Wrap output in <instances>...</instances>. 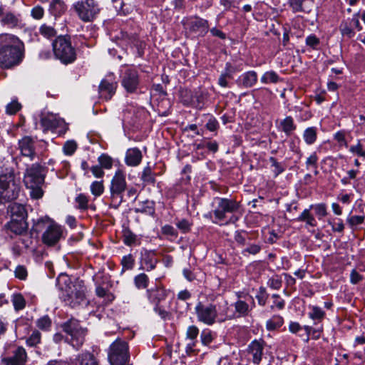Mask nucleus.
I'll return each mask as SVG.
<instances>
[{
	"label": "nucleus",
	"instance_id": "nucleus-7",
	"mask_svg": "<svg viewBox=\"0 0 365 365\" xmlns=\"http://www.w3.org/2000/svg\"><path fill=\"white\" fill-rule=\"evenodd\" d=\"M20 191V187L14 180L11 168H6L0 175V202L4 203L16 199Z\"/></svg>",
	"mask_w": 365,
	"mask_h": 365
},
{
	"label": "nucleus",
	"instance_id": "nucleus-21",
	"mask_svg": "<svg viewBox=\"0 0 365 365\" xmlns=\"http://www.w3.org/2000/svg\"><path fill=\"white\" fill-rule=\"evenodd\" d=\"M148 301L154 304H159L164 301L168 295V292L161 287H155L147 289L146 292Z\"/></svg>",
	"mask_w": 365,
	"mask_h": 365
},
{
	"label": "nucleus",
	"instance_id": "nucleus-30",
	"mask_svg": "<svg viewBox=\"0 0 365 365\" xmlns=\"http://www.w3.org/2000/svg\"><path fill=\"white\" fill-rule=\"evenodd\" d=\"M8 228L16 235H21L27 229L26 220H11L8 223Z\"/></svg>",
	"mask_w": 365,
	"mask_h": 365
},
{
	"label": "nucleus",
	"instance_id": "nucleus-6",
	"mask_svg": "<svg viewBox=\"0 0 365 365\" xmlns=\"http://www.w3.org/2000/svg\"><path fill=\"white\" fill-rule=\"evenodd\" d=\"M43 229H45V231L42 235V241L48 246L55 245L62 237V227L48 217L38 220L34 225L36 232H40Z\"/></svg>",
	"mask_w": 365,
	"mask_h": 365
},
{
	"label": "nucleus",
	"instance_id": "nucleus-47",
	"mask_svg": "<svg viewBox=\"0 0 365 365\" xmlns=\"http://www.w3.org/2000/svg\"><path fill=\"white\" fill-rule=\"evenodd\" d=\"M51 325V321L48 316H43L36 321V326L41 330L47 331Z\"/></svg>",
	"mask_w": 365,
	"mask_h": 365
},
{
	"label": "nucleus",
	"instance_id": "nucleus-60",
	"mask_svg": "<svg viewBox=\"0 0 365 365\" xmlns=\"http://www.w3.org/2000/svg\"><path fill=\"white\" fill-rule=\"evenodd\" d=\"M14 274L16 277L21 280L26 279L28 275L27 269L23 265H18L15 269Z\"/></svg>",
	"mask_w": 365,
	"mask_h": 365
},
{
	"label": "nucleus",
	"instance_id": "nucleus-46",
	"mask_svg": "<svg viewBox=\"0 0 365 365\" xmlns=\"http://www.w3.org/2000/svg\"><path fill=\"white\" fill-rule=\"evenodd\" d=\"M306 45L312 49H318L320 44L319 38L314 34L309 35L305 40Z\"/></svg>",
	"mask_w": 365,
	"mask_h": 365
},
{
	"label": "nucleus",
	"instance_id": "nucleus-50",
	"mask_svg": "<svg viewBox=\"0 0 365 365\" xmlns=\"http://www.w3.org/2000/svg\"><path fill=\"white\" fill-rule=\"evenodd\" d=\"M137 236L129 230H125L123 232V242L126 245H131L136 241Z\"/></svg>",
	"mask_w": 365,
	"mask_h": 365
},
{
	"label": "nucleus",
	"instance_id": "nucleus-22",
	"mask_svg": "<svg viewBox=\"0 0 365 365\" xmlns=\"http://www.w3.org/2000/svg\"><path fill=\"white\" fill-rule=\"evenodd\" d=\"M140 255L141 264L145 266L144 269L150 271L155 268L158 261L155 250H143Z\"/></svg>",
	"mask_w": 365,
	"mask_h": 365
},
{
	"label": "nucleus",
	"instance_id": "nucleus-33",
	"mask_svg": "<svg viewBox=\"0 0 365 365\" xmlns=\"http://www.w3.org/2000/svg\"><path fill=\"white\" fill-rule=\"evenodd\" d=\"M280 128L287 136L296 129V125L294 123V120L291 116H287L284 119L280 122Z\"/></svg>",
	"mask_w": 365,
	"mask_h": 365
},
{
	"label": "nucleus",
	"instance_id": "nucleus-24",
	"mask_svg": "<svg viewBox=\"0 0 365 365\" xmlns=\"http://www.w3.org/2000/svg\"><path fill=\"white\" fill-rule=\"evenodd\" d=\"M142 158L141 151L137 148H133L126 151L125 162L127 165L135 167L141 163Z\"/></svg>",
	"mask_w": 365,
	"mask_h": 365
},
{
	"label": "nucleus",
	"instance_id": "nucleus-26",
	"mask_svg": "<svg viewBox=\"0 0 365 365\" xmlns=\"http://www.w3.org/2000/svg\"><path fill=\"white\" fill-rule=\"evenodd\" d=\"M208 22L207 20L200 18H194L189 22V28L192 31L200 34H205L208 31Z\"/></svg>",
	"mask_w": 365,
	"mask_h": 365
},
{
	"label": "nucleus",
	"instance_id": "nucleus-38",
	"mask_svg": "<svg viewBox=\"0 0 365 365\" xmlns=\"http://www.w3.org/2000/svg\"><path fill=\"white\" fill-rule=\"evenodd\" d=\"M50 9L55 16H58L66 11V7L63 1L53 0L51 4Z\"/></svg>",
	"mask_w": 365,
	"mask_h": 365
},
{
	"label": "nucleus",
	"instance_id": "nucleus-11",
	"mask_svg": "<svg viewBox=\"0 0 365 365\" xmlns=\"http://www.w3.org/2000/svg\"><path fill=\"white\" fill-rule=\"evenodd\" d=\"M79 18L83 21H91L99 12L98 4L96 0L79 1L73 4Z\"/></svg>",
	"mask_w": 365,
	"mask_h": 365
},
{
	"label": "nucleus",
	"instance_id": "nucleus-56",
	"mask_svg": "<svg viewBox=\"0 0 365 365\" xmlns=\"http://www.w3.org/2000/svg\"><path fill=\"white\" fill-rule=\"evenodd\" d=\"M349 152L357 156L365 158V150L359 142L356 145L350 146Z\"/></svg>",
	"mask_w": 365,
	"mask_h": 365
},
{
	"label": "nucleus",
	"instance_id": "nucleus-20",
	"mask_svg": "<svg viewBox=\"0 0 365 365\" xmlns=\"http://www.w3.org/2000/svg\"><path fill=\"white\" fill-rule=\"evenodd\" d=\"M248 353L252 356V361L255 364H259L262 361L264 342L263 341L254 340L248 346Z\"/></svg>",
	"mask_w": 365,
	"mask_h": 365
},
{
	"label": "nucleus",
	"instance_id": "nucleus-58",
	"mask_svg": "<svg viewBox=\"0 0 365 365\" xmlns=\"http://www.w3.org/2000/svg\"><path fill=\"white\" fill-rule=\"evenodd\" d=\"M77 148V145L74 141H67L63 145V152L67 155H71Z\"/></svg>",
	"mask_w": 365,
	"mask_h": 365
},
{
	"label": "nucleus",
	"instance_id": "nucleus-19",
	"mask_svg": "<svg viewBox=\"0 0 365 365\" xmlns=\"http://www.w3.org/2000/svg\"><path fill=\"white\" fill-rule=\"evenodd\" d=\"M117 83L114 80L103 79L98 90L101 98L109 100L115 92Z\"/></svg>",
	"mask_w": 365,
	"mask_h": 365
},
{
	"label": "nucleus",
	"instance_id": "nucleus-54",
	"mask_svg": "<svg viewBox=\"0 0 365 365\" xmlns=\"http://www.w3.org/2000/svg\"><path fill=\"white\" fill-rule=\"evenodd\" d=\"M41 336V333L38 331H34L29 339L26 340L27 344L31 346H36L40 343Z\"/></svg>",
	"mask_w": 365,
	"mask_h": 365
},
{
	"label": "nucleus",
	"instance_id": "nucleus-31",
	"mask_svg": "<svg viewBox=\"0 0 365 365\" xmlns=\"http://www.w3.org/2000/svg\"><path fill=\"white\" fill-rule=\"evenodd\" d=\"M309 317L314 322V324H317L325 317L324 311L318 306L309 305Z\"/></svg>",
	"mask_w": 365,
	"mask_h": 365
},
{
	"label": "nucleus",
	"instance_id": "nucleus-8",
	"mask_svg": "<svg viewBox=\"0 0 365 365\" xmlns=\"http://www.w3.org/2000/svg\"><path fill=\"white\" fill-rule=\"evenodd\" d=\"M52 46L53 54L61 63L68 64L76 60V50L72 46L70 39L66 36H58L53 42Z\"/></svg>",
	"mask_w": 365,
	"mask_h": 365
},
{
	"label": "nucleus",
	"instance_id": "nucleus-18",
	"mask_svg": "<svg viewBox=\"0 0 365 365\" xmlns=\"http://www.w3.org/2000/svg\"><path fill=\"white\" fill-rule=\"evenodd\" d=\"M19 148L22 155L28 157L31 160H32L36 155L34 140L29 136H25L19 140Z\"/></svg>",
	"mask_w": 365,
	"mask_h": 365
},
{
	"label": "nucleus",
	"instance_id": "nucleus-37",
	"mask_svg": "<svg viewBox=\"0 0 365 365\" xmlns=\"http://www.w3.org/2000/svg\"><path fill=\"white\" fill-rule=\"evenodd\" d=\"M149 278L145 273H140L134 277V284L138 289H146L148 286Z\"/></svg>",
	"mask_w": 365,
	"mask_h": 365
},
{
	"label": "nucleus",
	"instance_id": "nucleus-43",
	"mask_svg": "<svg viewBox=\"0 0 365 365\" xmlns=\"http://www.w3.org/2000/svg\"><path fill=\"white\" fill-rule=\"evenodd\" d=\"M98 161L99 163V165L104 169L109 170L113 166V160L112 158L106 154L101 155L98 158Z\"/></svg>",
	"mask_w": 365,
	"mask_h": 365
},
{
	"label": "nucleus",
	"instance_id": "nucleus-25",
	"mask_svg": "<svg viewBox=\"0 0 365 365\" xmlns=\"http://www.w3.org/2000/svg\"><path fill=\"white\" fill-rule=\"evenodd\" d=\"M288 4L294 13H309L311 10V0H288Z\"/></svg>",
	"mask_w": 365,
	"mask_h": 365
},
{
	"label": "nucleus",
	"instance_id": "nucleus-34",
	"mask_svg": "<svg viewBox=\"0 0 365 365\" xmlns=\"http://www.w3.org/2000/svg\"><path fill=\"white\" fill-rule=\"evenodd\" d=\"M284 324V319L279 315H274L266 322V328L269 331H274L280 328Z\"/></svg>",
	"mask_w": 365,
	"mask_h": 365
},
{
	"label": "nucleus",
	"instance_id": "nucleus-53",
	"mask_svg": "<svg viewBox=\"0 0 365 365\" xmlns=\"http://www.w3.org/2000/svg\"><path fill=\"white\" fill-rule=\"evenodd\" d=\"M78 205V207L81 210H86L88 208V198L84 194H79L75 199Z\"/></svg>",
	"mask_w": 365,
	"mask_h": 365
},
{
	"label": "nucleus",
	"instance_id": "nucleus-59",
	"mask_svg": "<svg viewBox=\"0 0 365 365\" xmlns=\"http://www.w3.org/2000/svg\"><path fill=\"white\" fill-rule=\"evenodd\" d=\"M21 104L16 101L9 103L6 108V113L9 115H14L21 108Z\"/></svg>",
	"mask_w": 365,
	"mask_h": 365
},
{
	"label": "nucleus",
	"instance_id": "nucleus-10",
	"mask_svg": "<svg viewBox=\"0 0 365 365\" xmlns=\"http://www.w3.org/2000/svg\"><path fill=\"white\" fill-rule=\"evenodd\" d=\"M63 331L70 336V344L71 346L78 349L84 342V338L86 334V329L82 328L78 321L71 319L63 325ZM66 340H68L67 339Z\"/></svg>",
	"mask_w": 365,
	"mask_h": 365
},
{
	"label": "nucleus",
	"instance_id": "nucleus-2",
	"mask_svg": "<svg viewBox=\"0 0 365 365\" xmlns=\"http://www.w3.org/2000/svg\"><path fill=\"white\" fill-rule=\"evenodd\" d=\"M204 304L198 302L195 307V313L198 322L212 326L215 323H221L234 317V313L230 309L228 302L224 301L222 304Z\"/></svg>",
	"mask_w": 365,
	"mask_h": 365
},
{
	"label": "nucleus",
	"instance_id": "nucleus-28",
	"mask_svg": "<svg viewBox=\"0 0 365 365\" xmlns=\"http://www.w3.org/2000/svg\"><path fill=\"white\" fill-rule=\"evenodd\" d=\"M73 365H98L94 356L90 352L86 351L77 356L72 361Z\"/></svg>",
	"mask_w": 365,
	"mask_h": 365
},
{
	"label": "nucleus",
	"instance_id": "nucleus-4",
	"mask_svg": "<svg viewBox=\"0 0 365 365\" xmlns=\"http://www.w3.org/2000/svg\"><path fill=\"white\" fill-rule=\"evenodd\" d=\"M214 204L215 206L210 213L214 215V223L228 225L235 223L239 220L235 212L238 211L240 204L236 200L225 197H215Z\"/></svg>",
	"mask_w": 365,
	"mask_h": 365
},
{
	"label": "nucleus",
	"instance_id": "nucleus-39",
	"mask_svg": "<svg viewBox=\"0 0 365 365\" xmlns=\"http://www.w3.org/2000/svg\"><path fill=\"white\" fill-rule=\"evenodd\" d=\"M11 302L16 311L22 310L26 306V300L21 294H13Z\"/></svg>",
	"mask_w": 365,
	"mask_h": 365
},
{
	"label": "nucleus",
	"instance_id": "nucleus-42",
	"mask_svg": "<svg viewBox=\"0 0 365 365\" xmlns=\"http://www.w3.org/2000/svg\"><path fill=\"white\" fill-rule=\"evenodd\" d=\"M40 34L45 38H50L56 35V31L51 26L43 24L39 28Z\"/></svg>",
	"mask_w": 365,
	"mask_h": 365
},
{
	"label": "nucleus",
	"instance_id": "nucleus-64",
	"mask_svg": "<svg viewBox=\"0 0 365 365\" xmlns=\"http://www.w3.org/2000/svg\"><path fill=\"white\" fill-rule=\"evenodd\" d=\"M261 250V246L257 244H252L250 245L247 248H245L242 251V254L244 255H246V253L251 254V255H256L259 253Z\"/></svg>",
	"mask_w": 365,
	"mask_h": 365
},
{
	"label": "nucleus",
	"instance_id": "nucleus-14",
	"mask_svg": "<svg viewBox=\"0 0 365 365\" xmlns=\"http://www.w3.org/2000/svg\"><path fill=\"white\" fill-rule=\"evenodd\" d=\"M0 24L9 29H16L21 26V16L11 11H5L4 7L0 6Z\"/></svg>",
	"mask_w": 365,
	"mask_h": 365
},
{
	"label": "nucleus",
	"instance_id": "nucleus-17",
	"mask_svg": "<svg viewBox=\"0 0 365 365\" xmlns=\"http://www.w3.org/2000/svg\"><path fill=\"white\" fill-rule=\"evenodd\" d=\"M253 306H255L254 299L247 294L245 296V300L239 299L234 303L235 312L239 316L243 317L248 315Z\"/></svg>",
	"mask_w": 365,
	"mask_h": 365
},
{
	"label": "nucleus",
	"instance_id": "nucleus-61",
	"mask_svg": "<svg viewBox=\"0 0 365 365\" xmlns=\"http://www.w3.org/2000/svg\"><path fill=\"white\" fill-rule=\"evenodd\" d=\"M207 117L208 120L205 125L207 129L210 131H215L219 127L217 120L212 115H208Z\"/></svg>",
	"mask_w": 365,
	"mask_h": 365
},
{
	"label": "nucleus",
	"instance_id": "nucleus-62",
	"mask_svg": "<svg viewBox=\"0 0 365 365\" xmlns=\"http://www.w3.org/2000/svg\"><path fill=\"white\" fill-rule=\"evenodd\" d=\"M191 225L192 224L186 219H182L176 223L177 227L184 233L190 231Z\"/></svg>",
	"mask_w": 365,
	"mask_h": 365
},
{
	"label": "nucleus",
	"instance_id": "nucleus-55",
	"mask_svg": "<svg viewBox=\"0 0 365 365\" xmlns=\"http://www.w3.org/2000/svg\"><path fill=\"white\" fill-rule=\"evenodd\" d=\"M282 279L278 275L273 276L267 282L268 286L273 289H279L282 287Z\"/></svg>",
	"mask_w": 365,
	"mask_h": 365
},
{
	"label": "nucleus",
	"instance_id": "nucleus-41",
	"mask_svg": "<svg viewBox=\"0 0 365 365\" xmlns=\"http://www.w3.org/2000/svg\"><path fill=\"white\" fill-rule=\"evenodd\" d=\"M199 334V329L195 325H191L187 327L186 331V339L191 341L190 345L194 346V341Z\"/></svg>",
	"mask_w": 365,
	"mask_h": 365
},
{
	"label": "nucleus",
	"instance_id": "nucleus-1",
	"mask_svg": "<svg viewBox=\"0 0 365 365\" xmlns=\"http://www.w3.org/2000/svg\"><path fill=\"white\" fill-rule=\"evenodd\" d=\"M25 56L24 43L11 34H0V67L11 69L19 66Z\"/></svg>",
	"mask_w": 365,
	"mask_h": 365
},
{
	"label": "nucleus",
	"instance_id": "nucleus-48",
	"mask_svg": "<svg viewBox=\"0 0 365 365\" xmlns=\"http://www.w3.org/2000/svg\"><path fill=\"white\" fill-rule=\"evenodd\" d=\"M310 207L314 210L315 214L317 215L319 219H322L327 215V206L324 203L311 205Z\"/></svg>",
	"mask_w": 365,
	"mask_h": 365
},
{
	"label": "nucleus",
	"instance_id": "nucleus-40",
	"mask_svg": "<svg viewBox=\"0 0 365 365\" xmlns=\"http://www.w3.org/2000/svg\"><path fill=\"white\" fill-rule=\"evenodd\" d=\"M364 215H353L347 217V223L351 229L354 230L358 225L364 222Z\"/></svg>",
	"mask_w": 365,
	"mask_h": 365
},
{
	"label": "nucleus",
	"instance_id": "nucleus-63",
	"mask_svg": "<svg viewBox=\"0 0 365 365\" xmlns=\"http://www.w3.org/2000/svg\"><path fill=\"white\" fill-rule=\"evenodd\" d=\"M154 312L158 314L163 320H166L170 317V313L167 312L162 306H160V304L154 305Z\"/></svg>",
	"mask_w": 365,
	"mask_h": 365
},
{
	"label": "nucleus",
	"instance_id": "nucleus-12",
	"mask_svg": "<svg viewBox=\"0 0 365 365\" xmlns=\"http://www.w3.org/2000/svg\"><path fill=\"white\" fill-rule=\"evenodd\" d=\"M110 192L111 199L119 198L123 201V194L127 190L125 173L123 170L118 169L115 171L110 184Z\"/></svg>",
	"mask_w": 365,
	"mask_h": 365
},
{
	"label": "nucleus",
	"instance_id": "nucleus-51",
	"mask_svg": "<svg viewBox=\"0 0 365 365\" xmlns=\"http://www.w3.org/2000/svg\"><path fill=\"white\" fill-rule=\"evenodd\" d=\"M268 294L266 292V289L264 287L259 288L256 299H257L258 304L260 306H264L267 302Z\"/></svg>",
	"mask_w": 365,
	"mask_h": 365
},
{
	"label": "nucleus",
	"instance_id": "nucleus-5",
	"mask_svg": "<svg viewBox=\"0 0 365 365\" xmlns=\"http://www.w3.org/2000/svg\"><path fill=\"white\" fill-rule=\"evenodd\" d=\"M45 176L44 168L38 164H33L26 169L24 182L33 199H40L43 197L42 185L44 183Z\"/></svg>",
	"mask_w": 365,
	"mask_h": 365
},
{
	"label": "nucleus",
	"instance_id": "nucleus-16",
	"mask_svg": "<svg viewBox=\"0 0 365 365\" xmlns=\"http://www.w3.org/2000/svg\"><path fill=\"white\" fill-rule=\"evenodd\" d=\"M26 358L25 349L20 346L14 351L12 356L3 358L1 365H23L26 362Z\"/></svg>",
	"mask_w": 365,
	"mask_h": 365
},
{
	"label": "nucleus",
	"instance_id": "nucleus-35",
	"mask_svg": "<svg viewBox=\"0 0 365 365\" xmlns=\"http://www.w3.org/2000/svg\"><path fill=\"white\" fill-rule=\"evenodd\" d=\"M141 180L145 185H153L155 182V174L150 166L144 168L140 177Z\"/></svg>",
	"mask_w": 365,
	"mask_h": 365
},
{
	"label": "nucleus",
	"instance_id": "nucleus-23",
	"mask_svg": "<svg viewBox=\"0 0 365 365\" xmlns=\"http://www.w3.org/2000/svg\"><path fill=\"white\" fill-rule=\"evenodd\" d=\"M257 81V74L255 71H250L241 74L237 80L240 86L244 88H251Z\"/></svg>",
	"mask_w": 365,
	"mask_h": 365
},
{
	"label": "nucleus",
	"instance_id": "nucleus-32",
	"mask_svg": "<svg viewBox=\"0 0 365 365\" xmlns=\"http://www.w3.org/2000/svg\"><path fill=\"white\" fill-rule=\"evenodd\" d=\"M302 138L307 145H313L317 140V128L314 126L307 128L303 132Z\"/></svg>",
	"mask_w": 365,
	"mask_h": 365
},
{
	"label": "nucleus",
	"instance_id": "nucleus-44",
	"mask_svg": "<svg viewBox=\"0 0 365 365\" xmlns=\"http://www.w3.org/2000/svg\"><path fill=\"white\" fill-rule=\"evenodd\" d=\"M104 191V186L103 181H94L91 185V192L96 196L98 197L103 194Z\"/></svg>",
	"mask_w": 365,
	"mask_h": 365
},
{
	"label": "nucleus",
	"instance_id": "nucleus-15",
	"mask_svg": "<svg viewBox=\"0 0 365 365\" xmlns=\"http://www.w3.org/2000/svg\"><path fill=\"white\" fill-rule=\"evenodd\" d=\"M64 124L63 119L53 113H43L41 117V125L44 132L53 130Z\"/></svg>",
	"mask_w": 365,
	"mask_h": 365
},
{
	"label": "nucleus",
	"instance_id": "nucleus-45",
	"mask_svg": "<svg viewBox=\"0 0 365 365\" xmlns=\"http://www.w3.org/2000/svg\"><path fill=\"white\" fill-rule=\"evenodd\" d=\"M200 339L203 345H209L213 340L212 331L208 329H205L200 334Z\"/></svg>",
	"mask_w": 365,
	"mask_h": 365
},
{
	"label": "nucleus",
	"instance_id": "nucleus-27",
	"mask_svg": "<svg viewBox=\"0 0 365 365\" xmlns=\"http://www.w3.org/2000/svg\"><path fill=\"white\" fill-rule=\"evenodd\" d=\"M11 213V220H25L27 212L23 205L18 203L11 204L9 207Z\"/></svg>",
	"mask_w": 365,
	"mask_h": 365
},
{
	"label": "nucleus",
	"instance_id": "nucleus-9",
	"mask_svg": "<svg viewBox=\"0 0 365 365\" xmlns=\"http://www.w3.org/2000/svg\"><path fill=\"white\" fill-rule=\"evenodd\" d=\"M108 358L111 365H128L130 358L128 343L116 339L109 347Z\"/></svg>",
	"mask_w": 365,
	"mask_h": 365
},
{
	"label": "nucleus",
	"instance_id": "nucleus-36",
	"mask_svg": "<svg viewBox=\"0 0 365 365\" xmlns=\"http://www.w3.org/2000/svg\"><path fill=\"white\" fill-rule=\"evenodd\" d=\"M278 74L274 71L265 72L261 77L260 81L262 83H277L280 81Z\"/></svg>",
	"mask_w": 365,
	"mask_h": 365
},
{
	"label": "nucleus",
	"instance_id": "nucleus-29",
	"mask_svg": "<svg viewBox=\"0 0 365 365\" xmlns=\"http://www.w3.org/2000/svg\"><path fill=\"white\" fill-rule=\"evenodd\" d=\"M234 69L230 63H226L225 70L218 78V84L222 88L228 87V81L232 78Z\"/></svg>",
	"mask_w": 365,
	"mask_h": 365
},
{
	"label": "nucleus",
	"instance_id": "nucleus-52",
	"mask_svg": "<svg viewBox=\"0 0 365 365\" xmlns=\"http://www.w3.org/2000/svg\"><path fill=\"white\" fill-rule=\"evenodd\" d=\"M273 304L271 306V309H274L277 308L279 310L283 309L285 306L284 300L277 294H272Z\"/></svg>",
	"mask_w": 365,
	"mask_h": 365
},
{
	"label": "nucleus",
	"instance_id": "nucleus-13",
	"mask_svg": "<svg viewBox=\"0 0 365 365\" xmlns=\"http://www.w3.org/2000/svg\"><path fill=\"white\" fill-rule=\"evenodd\" d=\"M139 84V75L137 70L128 68L122 77V86L128 93H134Z\"/></svg>",
	"mask_w": 365,
	"mask_h": 365
},
{
	"label": "nucleus",
	"instance_id": "nucleus-3",
	"mask_svg": "<svg viewBox=\"0 0 365 365\" xmlns=\"http://www.w3.org/2000/svg\"><path fill=\"white\" fill-rule=\"evenodd\" d=\"M57 285L62 291L61 298L69 306L74 307L85 299L86 287L82 281H71L66 274H61L57 278Z\"/></svg>",
	"mask_w": 365,
	"mask_h": 365
},
{
	"label": "nucleus",
	"instance_id": "nucleus-57",
	"mask_svg": "<svg viewBox=\"0 0 365 365\" xmlns=\"http://www.w3.org/2000/svg\"><path fill=\"white\" fill-rule=\"evenodd\" d=\"M269 162L271 163L272 166L274 168L273 172L275 176H277L284 171L285 168L280 163H278L274 158H269Z\"/></svg>",
	"mask_w": 365,
	"mask_h": 365
},
{
	"label": "nucleus",
	"instance_id": "nucleus-49",
	"mask_svg": "<svg viewBox=\"0 0 365 365\" xmlns=\"http://www.w3.org/2000/svg\"><path fill=\"white\" fill-rule=\"evenodd\" d=\"M123 271L133 269L134 266V259L131 255L123 256L121 259Z\"/></svg>",
	"mask_w": 365,
	"mask_h": 365
}]
</instances>
